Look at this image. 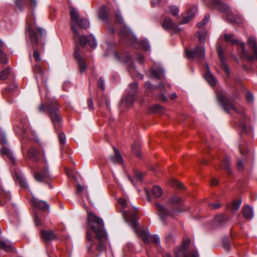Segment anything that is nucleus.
<instances>
[{
  "instance_id": "obj_43",
  "label": "nucleus",
  "mask_w": 257,
  "mask_h": 257,
  "mask_svg": "<svg viewBox=\"0 0 257 257\" xmlns=\"http://www.w3.org/2000/svg\"><path fill=\"white\" fill-rule=\"evenodd\" d=\"M241 203V200H235L232 202V209L234 210H237L240 207V206Z\"/></svg>"
},
{
  "instance_id": "obj_25",
  "label": "nucleus",
  "mask_w": 257,
  "mask_h": 257,
  "mask_svg": "<svg viewBox=\"0 0 257 257\" xmlns=\"http://www.w3.org/2000/svg\"><path fill=\"white\" fill-rule=\"evenodd\" d=\"M151 71L152 77L154 78L160 79L164 76V71L162 68L151 69Z\"/></svg>"
},
{
  "instance_id": "obj_24",
  "label": "nucleus",
  "mask_w": 257,
  "mask_h": 257,
  "mask_svg": "<svg viewBox=\"0 0 257 257\" xmlns=\"http://www.w3.org/2000/svg\"><path fill=\"white\" fill-rule=\"evenodd\" d=\"M217 53L218 57L221 63V67H222L226 74L228 75L229 73V70L228 67L224 62L223 53L221 48L220 47L218 48Z\"/></svg>"
},
{
  "instance_id": "obj_51",
  "label": "nucleus",
  "mask_w": 257,
  "mask_h": 257,
  "mask_svg": "<svg viewBox=\"0 0 257 257\" xmlns=\"http://www.w3.org/2000/svg\"><path fill=\"white\" fill-rule=\"evenodd\" d=\"M238 127L240 129L241 133L246 132V125L244 122L240 121L238 124Z\"/></svg>"
},
{
  "instance_id": "obj_59",
  "label": "nucleus",
  "mask_w": 257,
  "mask_h": 257,
  "mask_svg": "<svg viewBox=\"0 0 257 257\" xmlns=\"http://www.w3.org/2000/svg\"><path fill=\"white\" fill-rule=\"evenodd\" d=\"M38 31L41 37H43L45 35V31L42 28H38Z\"/></svg>"
},
{
  "instance_id": "obj_61",
  "label": "nucleus",
  "mask_w": 257,
  "mask_h": 257,
  "mask_svg": "<svg viewBox=\"0 0 257 257\" xmlns=\"http://www.w3.org/2000/svg\"><path fill=\"white\" fill-rule=\"evenodd\" d=\"M35 222L36 225L37 226L40 225L41 224V220L37 215L35 216Z\"/></svg>"
},
{
  "instance_id": "obj_23",
  "label": "nucleus",
  "mask_w": 257,
  "mask_h": 257,
  "mask_svg": "<svg viewBox=\"0 0 257 257\" xmlns=\"http://www.w3.org/2000/svg\"><path fill=\"white\" fill-rule=\"evenodd\" d=\"M243 215L245 219L250 220L253 217L252 208L249 205H246L243 208Z\"/></svg>"
},
{
  "instance_id": "obj_39",
  "label": "nucleus",
  "mask_w": 257,
  "mask_h": 257,
  "mask_svg": "<svg viewBox=\"0 0 257 257\" xmlns=\"http://www.w3.org/2000/svg\"><path fill=\"white\" fill-rule=\"evenodd\" d=\"M209 21V15H206L201 22L197 23V26L199 28H202Z\"/></svg>"
},
{
  "instance_id": "obj_47",
  "label": "nucleus",
  "mask_w": 257,
  "mask_h": 257,
  "mask_svg": "<svg viewBox=\"0 0 257 257\" xmlns=\"http://www.w3.org/2000/svg\"><path fill=\"white\" fill-rule=\"evenodd\" d=\"M33 70L35 72V73H36L38 74H41L43 73V70L42 67L38 64H36L34 66V67L33 68Z\"/></svg>"
},
{
  "instance_id": "obj_58",
  "label": "nucleus",
  "mask_w": 257,
  "mask_h": 257,
  "mask_svg": "<svg viewBox=\"0 0 257 257\" xmlns=\"http://www.w3.org/2000/svg\"><path fill=\"white\" fill-rule=\"evenodd\" d=\"M30 6L31 8L34 9L36 7L37 4V0H30Z\"/></svg>"
},
{
  "instance_id": "obj_49",
  "label": "nucleus",
  "mask_w": 257,
  "mask_h": 257,
  "mask_svg": "<svg viewBox=\"0 0 257 257\" xmlns=\"http://www.w3.org/2000/svg\"><path fill=\"white\" fill-rule=\"evenodd\" d=\"M151 241L156 245L160 244V237L157 235H153L150 237Z\"/></svg>"
},
{
  "instance_id": "obj_20",
  "label": "nucleus",
  "mask_w": 257,
  "mask_h": 257,
  "mask_svg": "<svg viewBox=\"0 0 257 257\" xmlns=\"http://www.w3.org/2000/svg\"><path fill=\"white\" fill-rule=\"evenodd\" d=\"M163 28L165 30H174L175 31H177L178 30L177 26L173 23L172 20L170 18H166L162 24Z\"/></svg>"
},
{
  "instance_id": "obj_16",
  "label": "nucleus",
  "mask_w": 257,
  "mask_h": 257,
  "mask_svg": "<svg viewBox=\"0 0 257 257\" xmlns=\"http://www.w3.org/2000/svg\"><path fill=\"white\" fill-rule=\"evenodd\" d=\"M248 44L249 46L252 49L254 56L250 55V56L252 57V60H250L247 58H245L249 61H253L257 59V44L256 43L255 38L252 37H249L248 39ZM247 55H248V54ZM249 56H250V55H249Z\"/></svg>"
},
{
  "instance_id": "obj_44",
  "label": "nucleus",
  "mask_w": 257,
  "mask_h": 257,
  "mask_svg": "<svg viewBox=\"0 0 257 257\" xmlns=\"http://www.w3.org/2000/svg\"><path fill=\"white\" fill-rule=\"evenodd\" d=\"M181 198L176 195H174L170 198V202L172 204H179Z\"/></svg>"
},
{
  "instance_id": "obj_32",
  "label": "nucleus",
  "mask_w": 257,
  "mask_h": 257,
  "mask_svg": "<svg viewBox=\"0 0 257 257\" xmlns=\"http://www.w3.org/2000/svg\"><path fill=\"white\" fill-rule=\"evenodd\" d=\"M108 11L106 7H102L99 12V17L102 20H105L108 18Z\"/></svg>"
},
{
  "instance_id": "obj_37",
  "label": "nucleus",
  "mask_w": 257,
  "mask_h": 257,
  "mask_svg": "<svg viewBox=\"0 0 257 257\" xmlns=\"http://www.w3.org/2000/svg\"><path fill=\"white\" fill-rule=\"evenodd\" d=\"M10 73V69L8 68L4 70H3L0 73V78L2 80H6Z\"/></svg>"
},
{
  "instance_id": "obj_53",
  "label": "nucleus",
  "mask_w": 257,
  "mask_h": 257,
  "mask_svg": "<svg viewBox=\"0 0 257 257\" xmlns=\"http://www.w3.org/2000/svg\"><path fill=\"white\" fill-rule=\"evenodd\" d=\"M209 206L211 209H218L221 206V204L218 203H211L209 204Z\"/></svg>"
},
{
  "instance_id": "obj_11",
  "label": "nucleus",
  "mask_w": 257,
  "mask_h": 257,
  "mask_svg": "<svg viewBox=\"0 0 257 257\" xmlns=\"http://www.w3.org/2000/svg\"><path fill=\"white\" fill-rule=\"evenodd\" d=\"M186 55L188 59L196 58L197 59L202 60L205 55V50L203 46H197L193 51L185 50Z\"/></svg>"
},
{
  "instance_id": "obj_4",
  "label": "nucleus",
  "mask_w": 257,
  "mask_h": 257,
  "mask_svg": "<svg viewBox=\"0 0 257 257\" xmlns=\"http://www.w3.org/2000/svg\"><path fill=\"white\" fill-rule=\"evenodd\" d=\"M191 240L189 238L184 239L180 247H176L174 250L176 257H199L198 252L194 249H190Z\"/></svg>"
},
{
  "instance_id": "obj_6",
  "label": "nucleus",
  "mask_w": 257,
  "mask_h": 257,
  "mask_svg": "<svg viewBox=\"0 0 257 257\" xmlns=\"http://www.w3.org/2000/svg\"><path fill=\"white\" fill-rule=\"evenodd\" d=\"M138 90L137 83L129 84L126 90V95L123 97L120 102L121 105L128 106L132 105L136 99Z\"/></svg>"
},
{
  "instance_id": "obj_2",
  "label": "nucleus",
  "mask_w": 257,
  "mask_h": 257,
  "mask_svg": "<svg viewBox=\"0 0 257 257\" xmlns=\"http://www.w3.org/2000/svg\"><path fill=\"white\" fill-rule=\"evenodd\" d=\"M87 222L91 229L96 233V237L99 243L96 245V250L102 251L105 249L107 235L104 229V223L102 219L92 212L87 213Z\"/></svg>"
},
{
  "instance_id": "obj_46",
  "label": "nucleus",
  "mask_w": 257,
  "mask_h": 257,
  "mask_svg": "<svg viewBox=\"0 0 257 257\" xmlns=\"http://www.w3.org/2000/svg\"><path fill=\"white\" fill-rule=\"evenodd\" d=\"M33 57L36 62H40L41 61L40 53L37 50H34L33 51Z\"/></svg>"
},
{
  "instance_id": "obj_41",
  "label": "nucleus",
  "mask_w": 257,
  "mask_h": 257,
  "mask_svg": "<svg viewBox=\"0 0 257 257\" xmlns=\"http://www.w3.org/2000/svg\"><path fill=\"white\" fill-rule=\"evenodd\" d=\"M179 10L176 6H170L169 7L168 13L175 16L178 14Z\"/></svg>"
},
{
  "instance_id": "obj_29",
  "label": "nucleus",
  "mask_w": 257,
  "mask_h": 257,
  "mask_svg": "<svg viewBox=\"0 0 257 257\" xmlns=\"http://www.w3.org/2000/svg\"><path fill=\"white\" fill-rule=\"evenodd\" d=\"M15 177L16 180L19 182L20 185L23 188H26L28 187V185L27 183V181L25 178H24L20 174H19L18 173L15 174Z\"/></svg>"
},
{
  "instance_id": "obj_14",
  "label": "nucleus",
  "mask_w": 257,
  "mask_h": 257,
  "mask_svg": "<svg viewBox=\"0 0 257 257\" xmlns=\"http://www.w3.org/2000/svg\"><path fill=\"white\" fill-rule=\"evenodd\" d=\"M41 236L46 243L52 241L57 238V236L52 230H41Z\"/></svg>"
},
{
  "instance_id": "obj_52",
  "label": "nucleus",
  "mask_w": 257,
  "mask_h": 257,
  "mask_svg": "<svg viewBox=\"0 0 257 257\" xmlns=\"http://www.w3.org/2000/svg\"><path fill=\"white\" fill-rule=\"evenodd\" d=\"M98 86L100 87V88L102 89V90L104 91L105 89L104 87V80L103 79V78L100 77L99 78V80L98 81Z\"/></svg>"
},
{
  "instance_id": "obj_31",
  "label": "nucleus",
  "mask_w": 257,
  "mask_h": 257,
  "mask_svg": "<svg viewBox=\"0 0 257 257\" xmlns=\"http://www.w3.org/2000/svg\"><path fill=\"white\" fill-rule=\"evenodd\" d=\"M122 61L125 63H129L128 70L131 75H135L134 70H135V67L132 63V58L130 56H126L125 58L122 60Z\"/></svg>"
},
{
  "instance_id": "obj_62",
  "label": "nucleus",
  "mask_w": 257,
  "mask_h": 257,
  "mask_svg": "<svg viewBox=\"0 0 257 257\" xmlns=\"http://www.w3.org/2000/svg\"><path fill=\"white\" fill-rule=\"evenodd\" d=\"M160 3V0H151V4L153 7L159 5Z\"/></svg>"
},
{
  "instance_id": "obj_1",
  "label": "nucleus",
  "mask_w": 257,
  "mask_h": 257,
  "mask_svg": "<svg viewBox=\"0 0 257 257\" xmlns=\"http://www.w3.org/2000/svg\"><path fill=\"white\" fill-rule=\"evenodd\" d=\"M71 16V28L73 33L74 39L78 40L80 46L84 47L89 45L92 49L96 48V41L93 35L88 36H81L79 29H87L89 27V22L85 18L79 19L76 10L72 7L69 8Z\"/></svg>"
},
{
  "instance_id": "obj_64",
  "label": "nucleus",
  "mask_w": 257,
  "mask_h": 257,
  "mask_svg": "<svg viewBox=\"0 0 257 257\" xmlns=\"http://www.w3.org/2000/svg\"><path fill=\"white\" fill-rule=\"evenodd\" d=\"M237 168L241 170L243 169V164L241 160H238V161L237 162Z\"/></svg>"
},
{
  "instance_id": "obj_21",
  "label": "nucleus",
  "mask_w": 257,
  "mask_h": 257,
  "mask_svg": "<svg viewBox=\"0 0 257 257\" xmlns=\"http://www.w3.org/2000/svg\"><path fill=\"white\" fill-rule=\"evenodd\" d=\"M0 249L6 252H14L15 250L8 240H0Z\"/></svg>"
},
{
  "instance_id": "obj_27",
  "label": "nucleus",
  "mask_w": 257,
  "mask_h": 257,
  "mask_svg": "<svg viewBox=\"0 0 257 257\" xmlns=\"http://www.w3.org/2000/svg\"><path fill=\"white\" fill-rule=\"evenodd\" d=\"M114 151L115 154L110 157L111 161L114 163H121L122 162V158L118 151L115 148H114Z\"/></svg>"
},
{
  "instance_id": "obj_8",
  "label": "nucleus",
  "mask_w": 257,
  "mask_h": 257,
  "mask_svg": "<svg viewBox=\"0 0 257 257\" xmlns=\"http://www.w3.org/2000/svg\"><path fill=\"white\" fill-rule=\"evenodd\" d=\"M217 99L219 102L222 105L225 111L227 113H231V111H234L236 113H241L243 115V112L237 108L232 103L228 101V99L222 94L217 95Z\"/></svg>"
},
{
  "instance_id": "obj_57",
  "label": "nucleus",
  "mask_w": 257,
  "mask_h": 257,
  "mask_svg": "<svg viewBox=\"0 0 257 257\" xmlns=\"http://www.w3.org/2000/svg\"><path fill=\"white\" fill-rule=\"evenodd\" d=\"M87 104L90 109H93V103L92 99L88 98L87 100Z\"/></svg>"
},
{
  "instance_id": "obj_36",
  "label": "nucleus",
  "mask_w": 257,
  "mask_h": 257,
  "mask_svg": "<svg viewBox=\"0 0 257 257\" xmlns=\"http://www.w3.org/2000/svg\"><path fill=\"white\" fill-rule=\"evenodd\" d=\"M230 162V158L227 157L224 159L223 162V167L229 174L231 173V169L229 167Z\"/></svg>"
},
{
  "instance_id": "obj_50",
  "label": "nucleus",
  "mask_w": 257,
  "mask_h": 257,
  "mask_svg": "<svg viewBox=\"0 0 257 257\" xmlns=\"http://www.w3.org/2000/svg\"><path fill=\"white\" fill-rule=\"evenodd\" d=\"M0 143L3 146H7V141L5 135L4 134H0Z\"/></svg>"
},
{
  "instance_id": "obj_15",
  "label": "nucleus",
  "mask_w": 257,
  "mask_h": 257,
  "mask_svg": "<svg viewBox=\"0 0 257 257\" xmlns=\"http://www.w3.org/2000/svg\"><path fill=\"white\" fill-rule=\"evenodd\" d=\"M209 6L222 12L227 11L229 8L228 6L224 4L219 0H211Z\"/></svg>"
},
{
  "instance_id": "obj_55",
  "label": "nucleus",
  "mask_w": 257,
  "mask_h": 257,
  "mask_svg": "<svg viewBox=\"0 0 257 257\" xmlns=\"http://www.w3.org/2000/svg\"><path fill=\"white\" fill-rule=\"evenodd\" d=\"M198 37L200 41H202L204 40L205 38V35L204 32H199L198 33Z\"/></svg>"
},
{
  "instance_id": "obj_7",
  "label": "nucleus",
  "mask_w": 257,
  "mask_h": 257,
  "mask_svg": "<svg viewBox=\"0 0 257 257\" xmlns=\"http://www.w3.org/2000/svg\"><path fill=\"white\" fill-rule=\"evenodd\" d=\"M223 37L225 41L229 42L232 45H237L238 46V49L242 57L243 58H247L250 60L252 59V57L247 55V51L245 49L244 44L243 42L238 41L237 39H235L233 34L225 33L224 34Z\"/></svg>"
},
{
  "instance_id": "obj_12",
  "label": "nucleus",
  "mask_w": 257,
  "mask_h": 257,
  "mask_svg": "<svg viewBox=\"0 0 257 257\" xmlns=\"http://www.w3.org/2000/svg\"><path fill=\"white\" fill-rule=\"evenodd\" d=\"M34 177L37 181L44 183L49 182L51 178L47 168L36 172Z\"/></svg>"
},
{
  "instance_id": "obj_22",
  "label": "nucleus",
  "mask_w": 257,
  "mask_h": 257,
  "mask_svg": "<svg viewBox=\"0 0 257 257\" xmlns=\"http://www.w3.org/2000/svg\"><path fill=\"white\" fill-rule=\"evenodd\" d=\"M206 72L204 75L205 79L208 81L210 85L213 86L216 84V80L214 76L210 73L209 66L206 65Z\"/></svg>"
},
{
  "instance_id": "obj_13",
  "label": "nucleus",
  "mask_w": 257,
  "mask_h": 257,
  "mask_svg": "<svg viewBox=\"0 0 257 257\" xmlns=\"http://www.w3.org/2000/svg\"><path fill=\"white\" fill-rule=\"evenodd\" d=\"M74 57L78 64L80 73H83L86 69V65L85 60L80 55V50L79 48H76L74 52Z\"/></svg>"
},
{
  "instance_id": "obj_18",
  "label": "nucleus",
  "mask_w": 257,
  "mask_h": 257,
  "mask_svg": "<svg viewBox=\"0 0 257 257\" xmlns=\"http://www.w3.org/2000/svg\"><path fill=\"white\" fill-rule=\"evenodd\" d=\"M197 10V7L195 6L192 7L189 11L188 12L187 14L184 15H183V20L180 24H184L188 23L191 19L194 17L195 14L196 13Z\"/></svg>"
},
{
  "instance_id": "obj_10",
  "label": "nucleus",
  "mask_w": 257,
  "mask_h": 257,
  "mask_svg": "<svg viewBox=\"0 0 257 257\" xmlns=\"http://www.w3.org/2000/svg\"><path fill=\"white\" fill-rule=\"evenodd\" d=\"M34 15V14L33 12H32L28 15L27 21L28 26L26 30V33H29L31 43L33 44L37 45L38 43V40L36 33L33 30V27L32 19Z\"/></svg>"
},
{
  "instance_id": "obj_60",
  "label": "nucleus",
  "mask_w": 257,
  "mask_h": 257,
  "mask_svg": "<svg viewBox=\"0 0 257 257\" xmlns=\"http://www.w3.org/2000/svg\"><path fill=\"white\" fill-rule=\"evenodd\" d=\"M18 85L16 83H13L8 88L9 90L10 91H13L16 88H17Z\"/></svg>"
},
{
  "instance_id": "obj_63",
  "label": "nucleus",
  "mask_w": 257,
  "mask_h": 257,
  "mask_svg": "<svg viewBox=\"0 0 257 257\" xmlns=\"http://www.w3.org/2000/svg\"><path fill=\"white\" fill-rule=\"evenodd\" d=\"M137 59L139 61V62L140 63V64H143V59H144V57L141 54H139L138 56H137Z\"/></svg>"
},
{
  "instance_id": "obj_56",
  "label": "nucleus",
  "mask_w": 257,
  "mask_h": 257,
  "mask_svg": "<svg viewBox=\"0 0 257 257\" xmlns=\"http://www.w3.org/2000/svg\"><path fill=\"white\" fill-rule=\"evenodd\" d=\"M118 202L123 209L126 207V202L124 199L120 198L118 200Z\"/></svg>"
},
{
  "instance_id": "obj_45",
  "label": "nucleus",
  "mask_w": 257,
  "mask_h": 257,
  "mask_svg": "<svg viewBox=\"0 0 257 257\" xmlns=\"http://www.w3.org/2000/svg\"><path fill=\"white\" fill-rule=\"evenodd\" d=\"M7 62V56L3 52L2 50H0V62L3 64H6Z\"/></svg>"
},
{
  "instance_id": "obj_33",
  "label": "nucleus",
  "mask_w": 257,
  "mask_h": 257,
  "mask_svg": "<svg viewBox=\"0 0 257 257\" xmlns=\"http://www.w3.org/2000/svg\"><path fill=\"white\" fill-rule=\"evenodd\" d=\"M226 221L225 217L222 215L216 216L214 219V222L217 225H222Z\"/></svg>"
},
{
  "instance_id": "obj_3",
  "label": "nucleus",
  "mask_w": 257,
  "mask_h": 257,
  "mask_svg": "<svg viewBox=\"0 0 257 257\" xmlns=\"http://www.w3.org/2000/svg\"><path fill=\"white\" fill-rule=\"evenodd\" d=\"M137 213L138 209L134 208L133 212L128 213L126 211H124L122 214L125 221L131 226L137 235L139 236H141L144 241L148 243L150 240L149 233L140 229L138 228L139 222L137 218Z\"/></svg>"
},
{
  "instance_id": "obj_19",
  "label": "nucleus",
  "mask_w": 257,
  "mask_h": 257,
  "mask_svg": "<svg viewBox=\"0 0 257 257\" xmlns=\"http://www.w3.org/2000/svg\"><path fill=\"white\" fill-rule=\"evenodd\" d=\"M0 153L3 156H5L9 158L14 164H15L16 159L12 151L7 147V146H3V147L0 149Z\"/></svg>"
},
{
  "instance_id": "obj_40",
  "label": "nucleus",
  "mask_w": 257,
  "mask_h": 257,
  "mask_svg": "<svg viewBox=\"0 0 257 257\" xmlns=\"http://www.w3.org/2000/svg\"><path fill=\"white\" fill-rule=\"evenodd\" d=\"M16 8L20 11H22L24 9L25 4L23 0L15 1Z\"/></svg>"
},
{
  "instance_id": "obj_28",
  "label": "nucleus",
  "mask_w": 257,
  "mask_h": 257,
  "mask_svg": "<svg viewBox=\"0 0 257 257\" xmlns=\"http://www.w3.org/2000/svg\"><path fill=\"white\" fill-rule=\"evenodd\" d=\"M120 35L121 38L124 39V41L125 42H131V39L132 38V35L127 30H121Z\"/></svg>"
},
{
  "instance_id": "obj_34",
  "label": "nucleus",
  "mask_w": 257,
  "mask_h": 257,
  "mask_svg": "<svg viewBox=\"0 0 257 257\" xmlns=\"http://www.w3.org/2000/svg\"><path fill=\"white\" fill-rule=\"evenodd\" d=\"M152 192L156 198L160 197L162 194V190L159 186H154L152 188Z\"/></svg>"
},
{
  "instance_id": "obj_48",
  "label": "nucleus",
  "mask_w": 257,
  "mask_h": 257,
  "mask_svg": "<svg viewBox=\"0 0 257 257\" xmlns=\"http://www.w3.org/2000/svg\"><path fill=\"white\" fill-rule=\"evenodd\" d=\"M59 143L63 145L65 143L66 137L64 133H59L58 135Z\"/></svg>"
},
{
  "instance_id": "obj_17",
  "label": "nucleus",
  "mask_w": 257,
  "mask_h": 257,
  "mask_svg": "<svg viewBox=\"0 0 257 257\" xmlns=\"http://www.w3.org/2000/svg\"><path fill=\"white\" fill-rule=\"evenodd\" d=\"M31 203L34 207L41 210L47 211L49 209V204L44 201L33 199L31 201Z\"/></svg>"
},
{
  "instance_id": "obj_26",
  "label": "nucleus",
  "mask_w": 257,
  "mask_h": 257,
  "mask_svg": "<svg viewBox=\"0 0 257 257\" xmlns=\"http://www.w3.org/2000/svg\"><path fill=\"white\" fill-rule=\"evenodd\" d=\"M28 157L32 160L37 161L39 160L38 152L35 148H31L29 149L28 153Z\"/></svg>"
},
{
  "instance_id": "obj_42",
  "label": "nucleus",
  "mask_w": 257,
  "mask_h": 257,
  "mask_svg": "<svg viewBox=\"0 0 257 257\" xmlns=\"http://www.w3.org/2000/svg\"><path fill=\"white\" fill-rule=\"evenodd\" d=\"M170 185L179 188H184V185L181 182L175 180H173L170 182Z\"/></svg>"
},
{
  "instance_id": "obj_9",
  "label": "nucleus",
  "mask_w": 257,
  "mask_h": 257,
  "mask_svg": "<svg viewBox=\"0 0 257 257\" xmlns=\"http://www.w3.org/2000/svg\"><path fill=\"white\" fill-rule=\"evenodd\" d=\"M156 206L160 213V217L163 220L167 216H171L174 217L175 215H177L178 213L183 211V210L181 207H178L175 210L170 211L165 206L159 203H156Z\"/></svg>"
},
{
  "instance_id": "obj_35",
  "label": "nucleus",
  "mask_w": 257,
  "mask_h": 257,
  "mask_svg": "<svg viewBox=\"0 0 257 257\" xmlns=\"http://www.w3.org/2000/svg\"><path fill=\"white\" fill-rule=\"evenodd\" d=\"M115 22L116 24H120L124 26V23L123 18L120 13L118 12L115 13Z\"/></svg>"
},
{
  "instance_id": "obj_30",
  "label": "nucleus",
  "mask_w": 257,
  "mask_h": 257,
  "mask_svg": "<svg viewBox=\"0 0 257 257\" xmlns=\"http://www.w3.org/2000/svg\"><path fill=\"white\" fill-rule=\"evenodd\" d=\"M86 238L88 240L87 245L88 251L89 252H94V250L93 249V237L89 230H87L86 232Z\"/></svg>"
},
{
  "instance_id": "obj_54",
  "label": "nucleus",
  "mask_w": 257,
  "mask_h": 257,
  "mask_svg": "<svg viewBox=\"0 0 257 257\" xmlns=\"http://www.w3.org/2000/svg\"><path fill=\"white\" fill-rule=\"evenodd\" d=\"M246 99L247 102H252L253 100V95L251 93H247L246 96Z\"/></svg>"
},
{
  "instance_id": "obj_38",
  "label": "nucleus",
  "mask_w": 257,
  "mask_h": 257,
  "mask_svg": "<svg viewBox=\"0 0 257 257\" xmlns=\"http://www.w3.org/2000/svg\"><path fill=\"white\" fill-rule=\"evenodd\" d=\"M140 145L137 144H134L132 146V150L133 152L135 154V155L140 157L141 156V152H140Z\"/></svg>"
},
{
  "instance_id": "obj_5",
  "label": "nucleus",
  "mask_w": 257,
  "mask_h": 257,
  "mask_svg": "<svg viewBox=\"0 0 257 257\" xmlns=\"http://www.w3.org/2000/svg\"><path fill=\"white\" fill-rule=\"evenodd\" d=\"M48 111L51 121L54 125L56 131L61 127L62 124V117L58 112L59 109L58 103L57 102L50 103L47 108Z\"/></svg>"
}]
</instances>
